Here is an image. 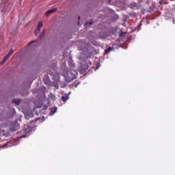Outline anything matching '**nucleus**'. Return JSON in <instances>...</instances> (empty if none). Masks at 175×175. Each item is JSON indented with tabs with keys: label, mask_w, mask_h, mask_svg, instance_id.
I'll list each match as a JSON object with an SVG mask.
<instances>
[{
	"label": "nucleus",
	"mask_w": 175,
	"mask_h": 175,
	"mask_svg": "<svg viewBox=\"0 0 175 175\" xmlns=\"http://www.w3.org/2000/svg\"><path fill=\"white\" fill-rule=\"evenodd\" d=\"M20 102H21V100L18 98H14L12 100V103H15V105H20Z\"/></svg>",
	"instance_id": "nucleus-4"
},
{
	"label": "nucleus",
	"mask_w": 175,
	"mask_h": 175,
	"mask_svg": "<svg viewBox=\"0 0 175 175\" xmlns=\"http://www.w3.org/2000/svg\"><path fill=\"white\" fill-rule=\"evenodd\" d=\"M79 20H80V16L78 17Z\"/></svg>",
	"instance_id": "nucleus-20"
},
{
	"label": "nucleus",
	"mask_w": 175,
	"mask_h": 175,
	"mask_svg": "<svg viewBox=\"0 0 175 175\" xmlns=\"http://www.w3.org/2000/svg\"><path fill=\"white\" fill-rule=\"evenodd\" d=\"M1 133H3V135L5 136L6 137H8V136L10 135V134L9 133H5V131H3V130L1 131Z\"/></svg>",
	"instance_id": "nucleus-9"
},
{
	"label": "nucleus",
	"mask_w": 175,
	"mask_h": 175,
	"mask_svg": "<svg viewBox=\"0 0 175 175\" xmlns=\"http://www.w3.org/2000/svg\"><path fill=\"white\" fill-rule=\"evenodd\" d=\"M119 36H120V38H122V36H125V32H122L121 33H120Z\"/></svg>",
	"instance_id": "nucleus-16"
},
{
	"label": "nucleus",
	"mask_w": 175,
	"mask_h": 175,
	"mask_svg": "<svg viewBox=\"0 0 175 175\" xmlns=\"http://www.w3.org/2000/svg\"><path fill=\"white\" fill-rule=\"evenodd\" d=\"M43 27V22L40 21L37 25V28L40 29L42 28Z\"/></svg>",
	"instance_id": "nucleus-5"
},
{
	"label": "nucleus",
	"mask_w": 175,
	"mask_h": 175,
	"mask_svg": "<svg viewBox=\"0 0 175 175\" xmlns=\"http://www.w3.org/2000/svg\"><path fill=\"white\" fill-rule=\"evenodd\" d=\"M37 42H38V40H32L28 43V46H31V44H32L33 43H36Z\"/></svg>",
	"instance_id": "nucleus-10"
},
{
	"label": "nucleus",
	"mask_w": 175,
	"mask_h": 175,
	"mask_svg": "<svg viewBox=\"0 0 175 175\" xmlns=\"http://www.w3.org/2000/svg\"><path fill=\"white\" fill-rule=\"evenodd\" d=\"M10 55H8V53L4 57V59L8 61V59H9V57H10Z\"/></svg>",
	"instance_id": "nucleus-14"
},
{
	"label": "nucleus",
	"mask_w": 175,
	"mask_h": 175,
	"mask_svg": "<svg viewBox=\"0 0 175 175\" xmlns=\"http://www.w3.org/2000/svg\"><path fill=\"white\" fill-rule=\"evenodd\" d=\"M31 131V126L28 125H25L23 126V132L24 133H29V132Z\"/></svg>",
	"instance_id": "nucleus-1"
},
{
	"label": "nucleus",
	"mask_w": 175,
	"mask_h": 175,
	"mask_svg": "<svg viewBox=\"0 0 175 175\" xmlns=\"http://www.w3.org/2000/svg\"><path fill=\"white\" fill-rule=\"evenodd\" d=\"M139 1H140V2H142L143 0H139Z\"/></svg>",
	"instance_id": "nucleus-21"
},
{
	"label": "nucleus",
	"mask_w": 175,
	"mask_h": 175,
	"mask_svg": "<svg viewBox=\"0 0 175 175\" xmlns=\"http://www.w3.org/2000/svg\"><path fill=\"white\" fill-rule=\"evenodd\" d=\"M91 24H92V22L89 23V25H91Z\"/></svg>",
	"instance_id": "nucleus-17"
},
{
	"label": "nucleus",
	"mask_w": 175,
	"mask_h": 175,
	"mask_svg": "<svg viewBox=\"0 0 175 175\" xmlns=\"http://www.w3.org/2000/svg\"><path fill=\"white\" fill-rule=\"evenodd\" d=\"M67 99H69V96L68 94H64L63 96H62L61 100L63 102H66Z\"/></svg>",
	"instance_id": "nucleus-3"
},
{
	"label": "nucleus",
	"mask_w": 175,
	"mask_h": 175,
	"mask_svg": "<svg viewBox=\"0 0 175 175\" xmlns=\"http://www.w3.org/2000/svg\"><path fill=\"white\" fill-rule=\"evenodd\" d=\"M56 10H57V8H53L48 10L45 14L46 16L48 17V16H50V14H51L52 13H55Z\"/></svg>",
	"instance_id": "nucleus-2"
},
{
	"label": "nucleus",
	"mask_w": 175,
	"mask_h": 175,
	"mask_svg": "<svg viewBox=\"0 0 175 175\" xmlns=\"http://www.w3.org/2000/svg\"><path fill=\"white\" fill-rule=\"evenodd\" d=\"M13 53H14V51H13V49H10V52L8 53V55H12V54H13Z\"/></svg>",
	"instance_id": "nucleus-12"
},
{
	"label": "nucleus",
	"mask_w": 175,
	"mask_h": 175,
	"mask_svg": "<svg viewBox=\"0 0 175 175\" xmlns=\"http://www.w3.org/2000/svg\"><path fill=\"white\" fill-rule=\"evenodd\" d=\"M78 25H80V22H78Z\"/></svg>",
	"instance_id": "nucleus-19"
},
{
	"label": "nucleus",
	"mask_w": 175,
	"mask_h": 175,
	"mask_svg": "<svg viewBox=\"0 0 175 175\" xmlns=\"http://www.w3.org/2000/svg\"><path fill=\"white\" fill-rule=\"evenodd\" d=\"M40 32V29H38V27L35 30V35L36 36H38L39 35V33Z\"/></svg>",
	"instance_id": "nucleus-7"
},
{
	"label": "nucleus",
	"mask_w": 175,
	"mask_h": 175,
	"mask_svg": "<svg viewBox=\"0 0 175 175\" xmlns=\"http://www.w3.org/2000/svg\"><path fill=\"white\" fill-rule=\"evenodd\" d=\"M112 50H113V47L109 46L107 49H105V53H107H107H110V51H112Z\"/></svg>",
	"instance_id": "nucleus-8"
},
{
	"label": "nucleus",
	"mask_w": 175,
	"mask_h": 175,
	"mask_svg": "<svg viewBox=\"0 0 175 175\" xmlns=\"http://www.w3.org/2000/svg\"><path fill=\"white\" fill-rule=\"evenodd\" d=\"M57 112V107H54L51 109V113H52L53 114H54V113Z\"/></svg>",
	"instance_id": "nucleus-6"
},
{
	"label": "nucleus",
	"mask_w": 175,
	"mask_h": 175,
	"mask_svg": "<svg viewBox=\"0 0 175 175\" xmlns=\"http://www.w3.org/2000/svg\"><path fill=\"white\" fill-rule=\"evenodd\" d=\"M10 55H8V53L4 57V59L8 61V59H9V57H10Z\"/></svg>",
	"instance_id": "nucleus-13"
},
{
	"label": "nucleus",
	"mask_w": 175,
	"mask_h": 175,
	"mask_svg": "<svg viewBox=\"0 0 175 175\" xmlns=\"http://www.w3.org/2000/svg\"><path fill=\"white\" fill-rule=\"evenodd\" d=\"M6 62V59L3 58V60L1 62V65H3L4 63Z\"/></svg>",
	"instance_id": "nucleus-15"
},
{
	"label": "nucleus",
	"mask_w": 175,
	"mask_h": 175,
	"mask_svg": "<svg viewBox=\"0 0 175 175\" xmlns=\"http://www.w3.org/2000/svg\"><path fill=\"white\" fill-rule=\"evenodd\" d=\"M46 32V29H43L42 33L39 36V39H41L42 36L44 35V33Z\"/></svg>",
	"instance_id": "nucleus-11"
},
{
	"label": "nucleus",
	"mask_w": 175,
	"mask_h": 175,
	"mask_svg": "<svg viewBox=\"0 0 175 175\" xmlns=\"http://www.w3.org/2000/svg\"><path fill=\"white\" fill-rule=\"evenodd\" d=\"M85 25H88V22H87V23L85 24Z\"/></svg>",
	"instance_id": "nucleus-18"
}]
</instances>
